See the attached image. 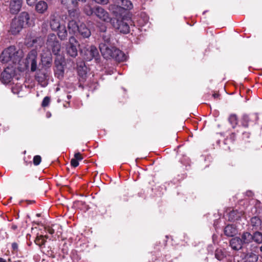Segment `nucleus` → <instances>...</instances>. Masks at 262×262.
<instances>
[{
  "instance_id": "obj_40",
  "label": "nucleus",
  "mask_w": 262,
  "mask_h": 262,
  "mask_svg": "<svg viewBox=\"0 0 262 262\" xmlns=\"http://www.w3.org/2000/svg\"><path fill=\"white\" fill-rule=\"evenodd\" d=\"M41 161V158L40 156L36 155L33 158V163L35 165H38Z\"/></svg>"
},
{
  "instance_id": "obj_22",
  "label": "nucleus",
  "mask_w": 262,
  "mask_h": 262,
  "mask_svg": "<svg viewBox=\"0 0 262 262\" xmlns=\"http://www.w3.org/2000/svg\"><path fill=\"white\" fill-rule=\"evenodd\" d=\"M77 71L78 76L80 77V80L84 81L86 77L87 71L86 67L84 63L81 62L77 66Z\"/></svg>"
},
{
  "instance_id": "obj_49",
  "label": "nucleus",
  "mask_w": 262,
  "mask_h": 262,
  "mask_svg": "<svg viewBox=\"0 0 262 262\" xmlns=\"http://www.w3.org/2000/svg\"><path fill=\"white\" fill-rule=\"evenodd\" d=\"M141 15L142 16L144 17V20L145 23H146V22H147V21H148V17L146 15V14H144V13H142V14H141Z\"/></svg>"
},
{
  "instance_id": "obj_44",
  "label": "nucleus",
  "mask_w": 262,
  "mask_h": 262,
  "mask_svg": "<svg viewBox=\"0 0 262 262\" xmlns=\"http://www.w3.org/2000/svg\"><path fill=\"white\" fill-rule=\"evenodd\" d=\"M100 31L101 33V34L107 33V32H106V26L104 25H101V27H100Z\"/></svg>"
},
{
  "instance_id": "obj_62",
  "label": "nucleus",
  "mask_w": 262,
  "mask_h": 262,
  "mask_svg": "<svg viewBox=\"0 0 262 262\" xmlns=\"http://www.w3.org/2000/svg\"><path fill=\"white\" fill-rule=\"evenodd\" d=\"M116 2H117L118 1H119V0H116Z\"/></svg>"
},
{
  "instance_id": "obj_13",
  "label": "nucleus",
  "mask_w": 262,
  "mask_h": 262,
  "mask_svg": "<svg viewBox=\"0 0 262 262\" xmlns=\"http://www.w3.org/2000/svg\"><path fill=\"white\" fill-rule=\"evenodd\" d=\"M14 75V70L12 68L7 67L1 74V80L4 84L9 83Z\"/></svg>"
},
{
  "instance_id": "obj_10",
  "label": "nucleus",
  "mask_w": 262,
  "mask_h": 262,
  "mask_svg": "<svg viewBox=\"0 0 262 262\" xmlns=\"http://www.w3.org/2000/svg\"><path fill=\"white\" fill-rule=\"evenodd\" d=\"M37 55L36 51L32 50L28 53L26 58L27 63L31 64L32 72H34L37 69Z\"/></svg>"
},
{
  "instance_id": "obj_33",
  "label": "nucleus",
  "mask_w": 262,
  "mask_h": 262,
  "mask_svg": "<svg viewBox=\"0 0 262 262\" xmlns=\"http://www.w3.org/2000/svg\"><path fill=\"white\" fill-rule=\"evenodd\" d=\"M118 4H121V6L124 8L126 11L127 10H130L133 7L132 2L129 0H119L117 2Z\"/></svg>"
},
{
  "instance_id": "obj_3",
  "label": "nucleus",
  "mask_w": 262,
  "mask_h": 262,
  "mask_svg": "<svg viewBox=\"0 0 262 262\" xmlns=\"http://www.w3.org/2000/svg\"><path fill=\"white\" fill-rule=\"evenodd\" d=\"M47 46L51 49L52 53L55 55H60L61 45L57 40L56 35L51 33L48 36Z\"/></svg>"
},
{
  "instance_id": "obj_32",
  "label": "nucleus",
  "mask_w": 262,
  "mask_h": 262,
  "mask_svg": "<svg viewBox=\"0 0 262 262\" xmlns=\"http://www.w3.org/2000/svg\"><path fill=\"white\" fill-rule=\"evenodd\" d=\"M68 27L70 31L73 33H75L77 32L79 26L77 24L76 20L72 19L69 20Z\"/></svg>"
},
{
  "instance_id": "obj_51",
  "label": "nucleus",
  "mask_w": 262,
  "mask_h": 262,
  "mask_svg": "<svg viewBox=\"0 0 262 262\" xmlns=\"http://www.w3.org/2000/svg\"><path fill=\"white\" fill-rule=\"evenodd\" d=\"M243 136H244V138L245 137H246V138H249V136H250V133H243Z\"/></svg>"
},
{
  "instance_id": "obj_16",
  "label": "nucleus",
  "mask_w": 262,
  "mask_h": 262,
  "mask_svg": "<svg viewBox=\"0 0 262 262\" xmlns=\"http://www.w3.org/2000/svg\"><path fill=\"white\" fill-rule=\"evenodd\" d=\"M23 0H11L10 2V11L12 14L18 13L22 7Z\"/></svg>"
},
{
  "instance_id": "obj_46",
  "label": "nucleus",
  "mask_w": 262,
  "mask_h": 262,
  "mask_svg": "<svg viewBox=\"0 0 262 262\" xmlns=\"http://www.w3.org/2000/svg\"><path fill=\"white\" fill-rule=\"evenodd\" d=\"M12 249L14 251H17L18 250V245L16 243L14 242L12 244Z\"/></svg>"
},
{
  "instance_id": "obj_18",
  "label": "nucleus",
  "mask_w": 262,
  "mask_h": 262,
  "mask_svg": "<svg viewBox=\"0 0 262 262\" xmlns=\"http://www.w3.org/2000/svg\"><path fill=\"white\" fill-rule=\"evenodd\" d=\"M100 36L102 38V41L99 44V50L101 51V45L105 46L107 49H111L113 47L111 44V37L110 33L101 34Z\"/></svg>"
},
{
  "instance_id": "obj_57",
  "label": "nucleus",
  "mask_w": 262,
  "mask_h": 262,
  "mask_svg": "<svg viewBox=\"0 0 262 262\" xmlns=\"http://www.w3.org/2000/svg\"><path fill=\"white\" fill-rule=\"evenodd\" d=\"M5 235L6 238H8V234L7 233V232H5Z\"/></svg>"
},
{
  "instance_id": "obj_1",
  "label": "nucleus",
  "mask_w": 262,
  "mask_h": 262,
  "mask_svg": "<svg viewBox=\"0 0 262 262\" xmlns=\"http://www.w3.org/2000/svg\"><path fill=\"white\" fill-rule=\"evenodd\" d=\"M101 53L105 59L112 58L118 61H123L127 58V56L124 53L114 47L107 49L105 46L101 45Z\"/></svg>"
},
{
  "instance_id": "obj_39",
  "label": "nucleus",
  "mask_w": 262,
  "mask_h": 262,
  "mask_svg": "<svg viewBox=\"0 0 262 262\" xmlns=\"http://www.w3.org/2000/svg\"><path fill=\"white\" fill-rule=\"evenodd\" d=\"M50 102V98L48 96H46L43 98L42 101L41 106L44 107H47L49 105Z\"/></svg>"
},
{
  "instance_id": "obj_41",
  "label": "nucleus",
  "mask_w": 262,
  "mask_h": 262,
  "mask_svg": "<svg viewBox=\"0 0 262 262\" xmlns=\"http://www.w3.org/2000/svg\"><path fill=\"white\" fill-rule=\"evenodd\" d=\"M71 165L74 167H76L79 165V161L73 158L71 160Z\"/></svg>"
},
{
  "instance_id": "obj_27",
  "label": "nucleus",
  "mask_w": 262,
  "mask_h": 262,
  "mask_svg": "<svg viewBox=\"0 0 262 262\" xmlns=\"http://www.w3.org/2000/svg\"><path fill=\"white\" fill-rule=\"evenodd\" d=\"M48 9V5L46 2L44 1L38 2L36 6L35 9L39 13H43Z\"/></svg>"
},
{
  "instance_id": "obj_4",
  "label": "nucleus",
  "mask_w": 262,
  "mask_h": 262,
  "mask_svg": "<svg viewBox=\"0 0 262 262\" xmlns=\"http://www.w3.org/2000/svg\"><path fill=\"white\" fill-rule=\"evenodd\" d=\"M69 43L66 47L67 54L72 57H75L78 55L77 47L79 46L76 38L71 36L69 38Z\"/></svg>"
},
{
  "instance_id": "obj_26",
  "label": "nucleus",
  "mask_w": 262,
  "mask_h": 262,
  "mask_svg": "<svg viewBox=\"0 0 262 262\" xmlns=\"http://www.w3.org/2000/svg\"><path fill=\"white\" fill-rule=\"evenodd\" d=\"M24 26L25 25H30L29 14L27 12H23L20 13L18 19H17Z\"/></svg>"
},
{
  "instance_id": "obj_60",
  "label": "nucleus",
  "mask_w": 262,
  "mask_h": 262,
  "mask_svg": "<svg viewBox=\"0 0 262 262\" xmlns=\"http://www.w3.org/2000/svg\"><path fill=\"white\" fill-rule=\"evenodd\" d=\"M207 12V11H204L203 13V14H204L206 12Z\"/></svg>"
},
{
  "instance_id": "obj_38",
  "label": "nucleus",
  "mask_w": 262,
  "mask_h": 262,
  "mask_svg": "<svg viewBox=\"0 0 262 262\" xmlns=\"http://www.w3.org/2000/svg\"><path fill=\"white\" fill-rule=\"evenodd\" d=\"M46 241L43 239L42 236H40L37 237L35 240V243L37 245H38L39 247L45 245Z\"/></svg>"
},
{
  "instance_id": "obj_30",
  "label": "nucleus",
  "mask_w": 262,
  "mask_h": 262,
  "mask_svg": "<svg viewBox=\"0 0 262 262\" xmlns=\"http://www.w3.org/2000/svg\"><path fill=\"white\" fill-rule=\"evenodd\" d=\"M258 255L253 252H249L245 256V262H256L258 260Z\"/></svg>"
},
{
  "instance_id": "obj_17",
  "label": "nucleus",
  "mask_w": 262,
  "mask_h": 262,
  "mask_svg": "<svg viewBox=\"0 0 262 262\" xmlns=\"http://www.w3.org/2000/svg\"><path fill=\"white\" fill-rule=\"evenodd\" d=\"M250 225L252 227V230H262V221L257 215L254 216L250 219Z\"/></svg>"
},
{
  "instance_id": "obj_31",
  "label": "nucleus",
  "mask_w": 262,
  "mask_h": 262,
  "mask_svg": "<svg viewBox=\"0 0 262 262\" xmlns=\"http://www.w3.org/2000/svg\"><path fill=\"white\" fill-rule=\"evenodd\" d=\"M57 31V34L60 40H64L67 39L68 36V32L64 26H62Z\"/></svg>"
},
{
  "instance_id": "obj_36",
  "label": "nucleus",
  "mask_w": 262,
  "mask_h": 262,
  "mask_svg": "<svg viewBox=\"0 0 262 262\" xmlns=\"http://www.w3.org/2000/svg\"><path fill=\"white\" fill-rule=\"evenodd\" d=\"M69 16L71 18H77L79 14V10L78 8H75L69 10L68 11Z\"/></svg>"
},
{
  "instance_id": "obj_5",
  "label": "nucleus",
  "mask_w": 262,
  "mask_h": 262,
  "mask_svg": "<svg viewBox=\"0 0 262 262\" xmlns=\"http://www.w3.org/2000/svg\"><path fill=\"white\" fill-rule=\"evenodd\" d=\"M123 19H113L111 24L113 27L121 33L127 34L129 31V26L124 21Z\"/></svg>"
},
{
  "instance_id": "obj_7",
  "label": "nucleus",
  "mask_w": 262,
  "mask_h": 262,
  "mask_svg": "<svg viewBox=\"0 0 262 262\" xmlns=\"http://www.w3.org/2000/svg\"><path fill=\"white\" fill-rule=\"evenodd\" d=\"M108 9L115 16V18H113L112 19H123L126 13L124 8L118 5H110Z\"/></svg>"
},
{
  "instance_id": "obj_61",
  "label": "nucleus",
  "mask_w": 262,
  "mask_h": 262,
  "mask_svg": "<svg viewBox=\"0 0 262 262\" xmlns=\"http://www.w3.org/2000/svg\"><path fill=\"white\" fill-rule=\"evenodd\" d=\"M36 215H37V216H40V214H36Z\"/></svg>"
},
{
  "instance_id": "obj_24",
  "label": "nucleus",
  "mask_w": 262,
  "mask_h": 262,
  "mask_svg": "<svg viewBox=\"0 0 262 262\" xmlns=\"http://www.w3.org/2000/svg\"><path fill=\"white\" fill-rule=\"evenodd\" d=\"M254 206L250 208L251 214L257 215L262 214V203L258 200H254Z\"/></svg>"
},
{
  "instance_id": "obj_23",
  "label": "nucleus",
  "mask_w": 262,
  "mask_h": 262,
  "mask_svg": "<svg viewBox=\"0 0 262 262\" xmlns=\"http://www.w3.org/2000/svg\"><path fill=\"white\" fill-rule=\"evenodd\" d=\"M224 232L227 236L233 237L237 234V229L233 225H228L225 227Z\"/></svg>"
},
{
  "instance_id": "obj_20",
  "label": "nucleus",
  "mask_w": 262,
  "mask_h": 262,
  "mask_svg": "<svg viewBox=\"0 0 262 262\" xmlns=\"http://www.w3.org/2000/svg\"><path fill=\"white\" fill-rule=\"evenodd\" d=\"M24 27V26L17 19H13L11 24L10 31L12 34H18Z\"/></svg>"
},
{
  "instance_id": "obj_50",
  "label": "nucleus",
  "mask_w": 262,
  "mask_h": 262,
  "mask_svg": "<svg viewBox=\"0 0 262 262\" xmlns=\"http://www.w3.org/2000/svg\"><path fill=\"white\" fill-rule=\"evenodd\" d=\"M212 97L215 99H219L220 97V94L217 93H214L212 94Z\"/></svg>"
},
{
  "instance_id": "obj_59",
  "label": "nucleus",
  "mask_w": 262,
  "mask_h": 262,
  "mask_svg": "<svg viewBox=\"0 0 262 262\" xmlns=\"http://www.w3.org/2000/svg\"><path fill=\"white\" fill-rule=\"evenodd\" d=\"M78 1L82 2H85L86 0H78Z\"/></svg>"
},
{
  "instance_id": "obj_21",
  "label": "nucleus",
  "mask_w": 262,
  "mask_h": 262,
  "mask_svg": "<svg viewBox=\"0 0 262 262\" xmlns=\"http://www.w3.org/2000/svg\"><path fill=\"white\" fill-rule=\"evenodd\" d=\"M239 237L244 246H247L252 242V234L249 232H243Z\"/></svg>"
},
{
  "instance_id": "obj_35",
  "label": "nucleus",
  "mask_w": 262,
  "mask_h": 262,
  "mask_svg": "<svg viewBox=\"0 0 262 262\" xmlns=\"http://www.w3.org/2000/svg\"><path fill=\"white\" fill-rule=\"evenodd\" d=\"M228 121L232 127L234 128L237 124V117L235 114H231L228 118Z\"/></svg>"
},
{
  "instance_id": "obj_8",
  "label": "nucleus",
  "mask_w": 262,
  "mask_h": 262,
  "mask_svg": "<svg viewBox=\"0 0 262 262\" xmlns=\"http://www.w3.org/2000/svg\"><path fill=\"white\" fill-rule=\"evenodd\" d=\"M99 57V54L98 51L96 47L93 46H91L87 48L84 51L83 55V58L87 61H91L93 58L97 60Z\"/></svg>"
},
{
  "instance_id": "obj_55",
  "label": "nucleus",
  "mask_w": 262,
  "mask_h": 262,
  "mask_svg": "<svg viewBox=\"0 0 262 262\" xmlns=\"http://www.w3.org/2000/svg\"><path fill=\"white\" fill-rule=\"evenodd\" d=\"M0 262H7L6 260L3 258H0Z\"/></svg>"
},
{
  "instance_id": "obj_15",
  "label": "nucleus",
  "mask_w": 262,
  "mask_h": 262,
  "mask_svg": "<svg viewBox=\"0 0 262 262\" xmlns=\"http://www.w3.org/2000/svg\"><path fill=\"white\" fill-rule=\"evenodd\" d=\"M42 68L48 70L52 64V56L51 53H44L41 55Z\"/></svg>"
},
{
  "instance_id": "obj_14",
  "label": "nucleus",
  "mask_w": 262,
  "mask_h": 262,
  "mask_svg": "<svg viewBox=\"0 0 262 262\" xmlns=\"http://www.w3.org/2000/svg\"><path fill=\"white\" fill-rule=\"evenodd\" d=\"M56 58L54 61L55 67L56 68L57 73L60 75H62L64 73V58L62 55H56Z\"/></svg>"
},
{
  "instance_id": "obj_25",
  "label": "nucleus",
  "mask_w": 262,
  "mask_h": 262,
  "mask_svg": "<svg viewBox=\"0 0 262 262\" xmlns=\"http://www.w3.org/2000/svg\"><path fill=\"white\" fill-rule=\"evenodd\" d=\"M77 32L83 37L89 38L91 34L90 29L86 26L84 24H81L78 28Z\"/></svg>"
},
{
  "instance_id": "obj_45",
  "label": "nucleus",
  "mask_w": 262,
  "mask_h": 262,
  "mask_svg": "<svg viewBox=\"0 0 262 262\" xmlns=\"http://www.w3.org/2000/svg\"><path fill=\"white\" fill-rule=\"evenodd\" d=\"M37 0H26L27 4L29 6H33Z\"/></svg>"
},
{
  "instance_id": "obj_2",
  "label": "nucleus",
  "mask_w": 262,
  "mask_h": 262,
  "mask_svg": "<svg viewBox=\"0 0 262 262\" xmlns=\"http://www.w3.org/2000/svg\"><path fill=\"white\" fill-rule=\"evenodd\" d=\"M18 53L14 46H10L3 51L0 56V60L3 63H7L11 61L13 63H16L20 60Z\"/></svg>"
},
{
  "instance_id": "obj_52",
  "label": "nucleus",
  "mask_w": 262,
  "mask_h": 262,
  "mask_svg": "<svg viewBox=\"0 0 262 262\" xmlns=\"http://www.w3.org/2000/svg\"><path fill=\"white\" fill-rule=\"evenodd\" d=\"M246 195L248 196H252L253 195V192L251 191H247Z\"/></svg>"
},
{
  "instance_id": "obj_29",
  "label": "nucleus",
  "mask_w": 262,
  "mask_h": 262,
  "mask_svg": "<svg viewBox=\"0 0 262 262\" xmlns=\"http://www.w3.org/2000/svg\"><path fill=\"white\" fill-rule=\"evenodd\" d=\"M62 26L60 25L59 20L55 17H53L50 20V27L52 30H58Z\"/></svg>"
},
{
  "instance_id": "obj_43",
  "label": "nucleus",
  "mask_w": 262,
  "mask_h": 262,
  "mask_svg": "<svg viewBox=\"0 0 262 262\" xmlns=\"http://www.w3.org/2000/svg\"><path fill=\"white\" fill-rule=\"evenodd\" d=\"M78 161H81L83 159L82 157L81 156L80 152H77L74 154V158Z\"/></svg>"
},
{
  "instance_id": "obj_9",
  "label": "nucleus",
  "mask_w": 262,
  "mask_h": 262,
  "mask_svg": "<svg viewBox=\"0 0 262 262\" xmlns=\"http://www.w3.org/2000/svg\"><path fill=\"white\" fill-rule=\"evenodd\" d=\"M95 15L101 20L111 23L113 19L109 16V14L103 8L100 6L95 7Z\"/></svg>"
},
{
  "instance_id": "obj_6",
  "label": "nucleus",
  "mask_w": 262,
  "mask_h": 262,
  "mask_svg": "<svg viewBox=\"0 0 262 262\" xmlns=\"http://www.w3.org/2000/svg\"><path fill=\"white\" fill-rule=\"evenodd\" d=\"M48 70L46 69H39L36 73L35 79L42 87H46L48 84Z\"/></svg>"
},
{
  "instance_id": "obj_19",
  "label": "nucleus",
  "mask_w": 262,
  "mask_h": 262,
  "mask_svg": "<svg viewBox=\"0 0 262 262\" xmlns=\"http://www.w3.org/2000/svg\"><path fill=\"white\" fill-rule=\"evenodd\" d=\"M229 243L232 249L235 251L241 250L244 246L240 237L238 236L232 238L230 239Z\"/></svg>"
},
{
  "instance_id": "obj_47",
  "label": "nucleus",
  "mask_w": 262,
  "mask_h": 262,
  "mask_svg": "<svg viewBox=\"0 0 262 262\" xmlns=\"http://www.w3.org/2000/svg\"><path fill=\"white\" fill-rule=\"evenodd\" d=\"M78 0H71V2L75 7H77L78 6Z\"/></svg>"
},
{
  "instance_id": "obj_54",
  "label": "nucleus",
  "mask_w": 262,
  "mask_h": 262,
  "mask_svg": "<svg viewBox=\"0 0 262 262\" xmlns=\"http://www.w3.org/2000/svg\"><path fill=\"white\" fill-rule=\"evenodd\" d=\"M13 230H16L17 228V226L16 225H13L11 227Z\"/></svg>"
},
{
  "instance_id": "obj_58",
  "label": "nucleus",
  "mask_w": 262,
  "mask_h": 262,
  "mask_svg": "<svg viewBox=\"0 0 262 262\" xmlns=\"http://www.w3.org/2000/svg\"><path fill=\"white\" fill-rule=\"evenodd\" d=\"M259 250L261 252H262V245L259 247Z\"/></svg>"
},
{
  "instance_id": "obj_56",
  "label": "nucleus",
  "mask_w": 262,
  "mask_h": 262,
  "mask_svg": "<svg viewBox=\"0 0 262 262\" xmlns=\"http://www.w3.org/2000/svg\"><path fill=\"white\" fill-rule=\"evenodd\" d=\"M67 97L68 99H70L71 98L72 96L70 95H68L67 96Z\"/></svg>"
},
{
  "instance_id": "obj_48",
  "label": "nucleus",
  "mask_w": 262,
  "mask_h": 262,
  "mask_svg": "<svg viewBox=\"0 0 262 262\" xmlns=\"http://www.w3.org/2000/svg\"><path fill=\"white\" fill-rule=\"evenodd\" d=\"M47 232L50 234H53L54 233V230L53 228H49L47 229Z\"/></svg>"
},
{
  "instance_id": "obj_53",
  "label": "nucleus",
  "mask_w": 262,
  "mask_h": 262,
  "mask_svg": "<svg viewBox=\"0 0 262 262\" xmlns=\"http://www.w3.org/2000/svg\"><path fill=\"white\" fill-rule=\"evenodd\" d=\"M61 3L63 5H66L68 3V0H61Z\"/></svg>"
},
{
  "instance_id": "obj_11",
  "label": "nucleus",
  "mask_w": 262,
  "mask_h": 262,
  "mask_svg": "<svg viewBox=\"0 0 262 262\" xmlns=\"http://www.w3.org/2000/svg\"><path fill=\"white\" fill-rule=\"evenodd\" d=\"M258 120L257 114H251L250 115L244 114L241 119L242 125L245 127H248L250 122L256 123Z\"/></svg>"
},
{
  "instance_id": "obj_42",
  "label": "nucleus",
  "mask_w": 262,
  "mask_h": 262,
  "mask_svg": "<svg viewBox=\"0 0 262 262\" xmlns=\"http://www.w3.org/2000/svg\"><path fill=\"white\" fill-rule=\"evenodd\" d=\"M96 3L101 4V5H105L107 4L108 2V0H93Z\"/></svg>"
},
{
  "instance_id": "obj_28",
  "label": "nucleus",
  "mask_w": 262,
  "mask_h": 262,
  "mask_svg": "<svg viewBox=\"0 0 262 262\" xmlns=\"http://www.w3.org/2000/svg\"><path fill=\"white\" fill-rule=\"evenodd\" d=\"M259 231L255 230L252 234V242L258 244H262V233Z\"/></svg>"
},
{
  "instance_id": "obj_37",
  "label": "nucleus",
  "mask_w": 262,
  "mask_h": 262,
  "mask_svg": "<svg viewBox=\"0 0 262 262\" xmlns=\"http://www.w3.org/2000/svg\"><path fill=\"white\" fill-rule=\"evenodd\" d=\"M84 13L88 16H91L95 14V7L92 8L89 6L85 7L84 9Z\"/></svg>"
},
{
  "instance_id": "obj_12",
  "label": "nucleus",
  "mask_w": 262,
  "mask_h": 262,
  "mask_svg": "<svg viewBox=\"0 0 262 262\" xmlns=\"http://www.w3.org/2000/svg\"><path fill=\"white\" fill-rule=\"evenodd\" d=\"M244 214L243 210L232 209L228 213V220L230 222H237L241 219Z\"/></svg>"
},
{
  "instance_id": "obj_34",
  "label": "nucleus",
  "mask_w": 262,
  "mask_h": 262,
  "mask_svg": "<svg viewBox=\"0 0 262 262\" xmlns=\"http://www.w3.org/2000/svg\"><path fill=\"white\" fill-rule=\"evenodd\" d=\"M226 256V253L224 249H217L215 252V257L219 260H222Z\"/></svg>"
}]
</instances>
